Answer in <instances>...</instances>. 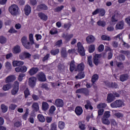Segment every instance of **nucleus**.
Masks as SVG:
<instances>
[{
    "instance_id": "obj_1",
    "label": "nucleus",
    "mask_w": 130,
    "mask_h": 130,
    "mask_svg": "<svg viewBox=\"0 0 130 130\" xmlns=\"http://www.w3.org/2000/svg\"><path fill=\"white\" fill-rule=\"evenodd\" d=\"M111 106L112 108H117L119 107H122L124 106V103L121 100H116L112 104H111Z\"/></svg>"
},
{
    "instance_id": "obj_2",
    "label": "nucleus",
    "mask_w": 130,
    "mask_h": 130,
    "mask_svg": "<svg viewBox=\"0 0 130 130\" xmlns=\"http://www.w3.org/2000/svg\"><path fill=\"white\" fill-rule=\"evenodd\" d=\"M9 12L11 15H17L19 12V7L16 5H13L9 8Z\"/></svg>"
},
{
    "instance_id": "obj_3",
    "label": "nucleus",
    "mask_w": 130,
    "mask_h": 130,
    "mask_svg": "<svg viewBox=\"0 0 130 130\" xmlns=\"http://www.w3.org/2000/svg\"><path fill=\"white\" fill-rule=\"evenodd\" d=\"M19 91V82L17 81H15L13 84V89L11 90L12 95H16Z\"/></svg>"
},
{
    "instance_id": "obj_4",
    "label": "nucleus",
    "mask_w": 130,
    "mask_h": 130,
    "mask_svg": "<svg viewBox=\"0 0 130 130\" xmlns=\"http://www.w3.org/2000/svg\"><path fill=\"white\" fill-rule=\"evenodd\" d=\"M31 57V54L26 51L23 52L19 54V59L21 60H24L26 58H30Z\"/></svg>"
},
{
    "instance_id": "obj_5",
    "label": "nucleus",
    "mask_w": 130,
    "mask_h": 130,
    "mask_svg": "<svg viewBox=\"0 0 130 130\" xmlns=\"http://www.w3.org/2000/svg\"><path fill=\"white\" fill-rule=\"evenodd\" d=\"M77 45L80 54L82 56H84L85 55V49L84 48V47H83L82 43L81 42H78Z\"/></svg>"
},
{
    "instance_id": "obj_6",
    "label": "nucleus",
    "mask_w": 130,
    "mask_h": 130,
    "mask_svg": "<svg viewBox=\"0 0 130 130\" xmlns=\"http://www.w3.org/2000/svg\"><path fill=\"white\" fill-rule=\"evenodd\" d=\"M28 68L26 66H23L21 67H18L15 69V71L16 73H26Z\"/></svg>"
},
{
    "instance_id": "obj_7",
    "label": "nucleus",
    "mask_w": 130,
    "mask_h": 130,
    "mask_svg": "<svg viewBox=\"0 0 130 130\" xmlns=\"http://www.w3.org/2000/svg\"><path fill=\"white\" fill-rule=\"evenodd\" d=\"M36 78L34 77H31L28 79V85L31 88H34L36 85Z\"/></svg>"
},
{
    "instance_id": "obj_8",
    "label": "nucleus",
    "mask_w": 130,
    "mask_h": 130,
    "mask_svg": "<svg viewBox=\"0 0 130 130\" xmlns=\"http://www.w3.org/2000/svg\"><path fill=\"white\" fill-rule=\"evenodd\" d=\"M37 78L39 81L40 82H45V81H46V77H45V74L42 72L39 73L37 75Z\"/></svg>"
},
{
    "instance_id": "obj_9",
    "label": "nucleus",
    "mask_w": 130,
    "mask_h": 130,
    "mask_svg": "<svg viewBox=\"0 0 130 130\" xmlns=\"http://www.w3.org/2000/svg\"><path fill=\"white\" fill-rule=\"evenodd\" d=\"M95 39V37L93 35H89L86 37V41L88 44H91V43H94Z\"/></svg>"
},
{
    "instance_id": "obj_10",
    "label": "nucleus",
    "mask_w": 130,
    "mask_h": 130,
    "mask_svg": "<svg viewBox=\"0 0 130 130\" xmlns=\"http://www.w3.org/2000/svg\"><path fill=\"white\" fill-rule=\"evenodd\" d=\"M113 116L114 117H117V118H120L121 117H123V114L122 113L118 112V111L116 110H113L112 111Z\"/></svg>"
},
{
    "instance_id": "obj_11",
    "label": "nucleus",
    "mask_w": 130,
    "mask_h": 130,
    "mask_svg": "<svg viewBox=\"0 0 130 130\" xmlns=\"http://www.w3.org/2000/svg\"><path fill=\"white\" fill-rule=\"evenodd\" d=\"M76 93H80L81 94H85L86 96L89 95V90L87 88H81L76 90Z\"/></svg>"
},
{
    "instance_id": "obj_12",
    "label": "nucleus",
    "mask_w": 130,
    "mask_h": 130,
    "mask_svg": "<svg viewBox=\"0 0 130 130\" xmlns=\"http://www.w3.org/2000/svg\"><path fill=\"white\" fill-rule=\"evenodd\" d=\"M54 105L57 107H62L63 106V101L60 99H56L55 101Z\"/></svg>"
},
{
    "instance_id": "obj_13",
    "label": "nucleus",
    "mask_w": 130,
    "mask_h": 130,
    "mask_svg": "<svg viewBox=\"0 0 130 130\" xmlns=\"http://www.w3.org/2000/svg\"><path fill=\"white\" fill-rule=\"evenodd\" d=\"M37 11L40 12V11H47L48 10V8L46 6V5L44 4H41L38 6L37 8Z\"/></svg>"
},
{
    "instance_id": "obj_14",
    "label": "nucleus",
    "mask_w": 130,
    "mask_h": 130,
    "mask_svg": "<svg viewBox=\"0 0 130 130\" xmlns=\"http://www.w3.org/2000/svg\"><path fill=\"white\" fill-rule=\"evenodd\" d=\"M24 61L21 60H14L12 62L13 67H20V66H24Z\"/></svg>"
},
{
    "instance_id": "obj_15",
    "label": "nucleus",
    "mask_w": 130,
    "mask_h": 130,
    "mask_svg": "<svg viewBox=\"0 0 130 130\" xmlns=\"http://www.w3.org/2000/svg\"><path fill=\"white\" fill-rule=\"evenodd\" d=\"M101 57V54H95L93 57V62L95 66H98L100 62V58Z\"/></svg>"
},
{
    "instance_id": "obj_16",
    "label": "nucleus",
    "mask_w": 130,
    "mask_h": 130,
    "mask_svg": "<svg viewBox=\"0 0 130 130\" xmlns=\"http://www.w3.org/2000/svg\"><path fill=\"white\" fill-rule=\"evenodd\" d=\"M38 71H39L38 68H32L29 70L28 74L30 75V76H34V75L38 72Z\"/></svg>"
},
{
    "instance_id": "obj_17",
    "label": "nucleus",
    "mask_w": 130,
    "mask_h": 130,
    "mask_svg": "<svg viewBox=\"0 0 130 130\" xmlns=\"http://www.w3.org/2000/svg\"><path fill=\"white\" fill-rule=\"evenodd\" d=\"M21 51V47L18 45L15 46L12 49L13 53H14V54L20 53Z\"/></svg>"
},
{
    "instance_id": "obj_18",
    "label": "nucleus",
    "mask_w": 130,
    "mask_h": 130,
    "mask_svg": "<svg viewBox=\"0 0 130 130\" xmlns=\"http://www.w3.org/2000/svg\"><path fill=\"white\" fill-rule=\"evenodd\" d=\"M16 80V76L15 75H10L8 76L5 80L6 83H11Z\"/></svg>"
},
{
    "instance_id": "obj_19",
    "label": "nucleus",
    "mask_w": 130,
    "mask_h": 130,
    "mask_svg": "<svg viewBox=\"0 0 130 130\" xmlns=\"http://www.w3.org/2000/svg\"><path fill=\"white\" fill-rule=\"evenodd\" d=\"M24 13L26 16H29L31 13V7L29 5H26L24 9Z\"/></svg>"
},
{
    "instance_id": "obj_20",
    "label": "nucleus",
    "mask_w": 130,
    "mask_h": 130,
    "mask_svg": "<svg viewBox=\"0 0 130 130\" xmlns=\"http://www.w3.org/2000/svg\"><path fill=\"white\" fill-rule=\"evenodd\" d=\"M85 68V65H84V63H81L79 64L76 68L75 69L76 72H82L84 71V69Z\"/></svg>"
},
{
    "instance_id": "obj_21",
    "label": "nucleus",
    "mask_w": 130,
    "mask_h": 130,
    "mask_svg": "<svg viewBox=\"0 0 130 130\" xmlns=\"http://www.w3.org/2000/svg\"><path fill=\"white\" fill-rule=\"evenodd\" d=\"M124 26V22L123 21H120L116 25L115 29L116 30H121L123 29Z\"/></svg>"
},
{
    "instance_id": "obj_22",
    "label": "nucleus",
    "mask_w": 130,
    "mask_h": 130,
    "mask_svg": "<svg viewBox=\"0 0 130 130\" xmlns=\"http://www.w3.org/2000/svg\"><path fill=\"white\" fill-rule=\"evenodd\" d=\"M84 107L85 109H90V110H93V107L92 106L90 101L87 100L86 101V104L85 105Z\"/></svg>"
},
{
    "instance_id": "obj_23",
    "label": "nucleus",
    "mask_w": 130,
    "mask_h": 130,
    "mask_svg": "<svg viewBox=\"0 0 130 130\" xmlns=\"http://www.w3.org/2000/svg\"><path fill=\"white\" fill-rule=\"evenodd\" d=\"M101 120L103 124H105L106 125H109V124H110V121L109 120V119H108V118L102 117Z\"/></svg>"
},
{
    "instance_id": "obj_24",
    "label": "nucleus",
    "mask_w": 130,
    "mask_h": 130,
    "mask_svg": "<svg viewBox=\"0 0 130 130\" xmlns=\"http://www.w3.org/2000/svg\"><path fill=\"white\" fill-rule=\"evenodd\" d=\"M119 18V14L117 12H116L112 17V22L113 23H114V22H117V21H118Z\"/></svg>"
},
{
    "instance_id": "obj_25",
    "label": "nucleus",
    "mask_w": 130,
    "mask_h": 130,
    "mask_svg": "<svg viewBox=\"0 0 130 130\" xmlns=\"http://www.w3.org/2000/svg\"><path fill=\"white\" fill-rule=\"evenodd\" d=\"M114 95L113 94L110 93L108 94L107 101L108 102V103H110L112 102V101H114Z\"/></svg>"
},
{
    "instance_id": "obj_26",
    "label": "nucleus",
    "mask_w": 130,
    "mask_h": 130,
    "mask_svg": "<svg viewBox=\"0 0 130 130\" xmlns=\"http://www.w3.org/2000/svg\"><path fill=\"white\" fill-rule=\"evenodd\" d=\"M38 16L41 20H43L44 21H47L48 19V17L45 14L42 13V12H40L38 13Z\"/></svg>"
},
{
    "instance_id": "obj_27",
    "label": "nucleus",
    "mask_w": 130,
    "mask_h": 130,
    "mask_svg": "<svg viewBox=\"0 0 130 130\" xmlns=\"http://www.w3.org/2000/svg\"><path fill=\"white\" fill-rule=\"evenodd\" d=\"M42 108L44 111H46L49 108V105L46 102H43L42 105Z\"/></svg>"
},
{
    "instance_id": "obj_28",
    "label": "nucleus",
    "mask_w": 130,
    "mask_h": 130,
    "mask_svg": "<svg viewBox=\"0 0 130 130\" xmlns=\"http://www.w3.org/2000/svg\"><path fill=\"white\" fill-rule=\"evenodd\" d=\"M75 113L77 115H81L83 113V109L81 107H77L75 109Z\"/></svg>"
},
{
    "instance_id": "obj_29",
    "label": "nucleus",
    "mask_w": 130,
    "mask_h": 130,
    "mask_svg": "<svg viewBox=\"0 0 130 130\" xmlns=\"http://www.w3.org/2000/svg\"><path fill=\"white\" fill-rule=\"evenodd\" d=\"M128 79V75L127 74L122 75L120 76V80L121 82H124V81H126Z\"/></svg>"
},
{
    "instance_id": "obj_30",
    "label": "nucleus",
    "mask_w": 130,
    "mask_h": 130,
    "mask_svg": "<svg viewBox=\"0 0 130 130\" xmlns=\"http://www.w3.org/2000/svg\"><path fill=\"white\" fill-rule=\"evenodd\" d=\"M12 88V85L10 84L4 85L3 87V90L4 91H8L10 89Z\"/></svg>"
},
{
    "instance_id": "obj_31",
    "label": "nucleus",
    "mask_w": 130,
    "mask_h": 130,
    "mask_svg": "<svg viewBox=\"0 0 130 130\" xmlns=\"http://www.w3.org/2000/svg\"><path fill=\"white\" fill-rule=\"evenodd\" d=\"M37 117L40 122H44L45 121V118L42 114L38 115Z\"/></svg>"
},
{
    "instance_id": "obj_32",
    "label": "nucleus",
    "mask_w": 130,
    "mask_h": 130,
    "mask_svg": "<svg viewBox=\"0 0 130 130\" xmlns=\"http://www.w3.org/2000/svg\"><path fill=\"white\" fill-rule=\"evenodd\" d=\"M75 68H76V65L75 64V61H72L70 64V71L74 72Z\"/></svg>"
},
{
    "instance_id": "obj_33",
    "label": "nucleus",
    "mask_w": 130,
    "mask_h": 130,
    "mask_svg": "<svg viewBox=\"0 0 130 130\" xmlns=\"http://www.w3.org/2000/svg\"><path fill=\"white\" fill-rule=\"evenodd\" d=\"M99 79V76L97 74H94L92 76V79H91V82L92 84H94L96 81H98V80Z\"/></svg>"
},
{
    "instance_id": "obj_34",
    "label": "nucleus",
    "mask_w": 130,
    "mask_h": 130,
    "mask_svg": "<svg viewBox=\"0 0 130 130\" xmlns=\"http://www.w3.org/2000/svg\"><path fill=\"white\" fill-rule=\"evenodd\" d=\"M64 8L63 6H58L54 9V12L55 13H59L62 11V9Z\"/></svg>"
},
{
    "instance_id": "obj_35",
    "label": "nucleus",
    "mask_w": 130,
    "mask_h": 130,
    "mask_svg": "<svg viewBox=\"0 0 130 130\" xmlns=\"http://www.w3.org/2000/svg\"><path fill=\"white\" fill-rule=\"evenodd\" d=\"M66 126V124H64V122L63 121H59L58 123V126L60 129H63L64 128V126Z\"/></svg>"
},
{
    "instance_id": "obj_36",
    "label": "nucleus",
    "mask_w": 130,
    "mask_h": 130,
    "mask_svg": "<svg viewBox=\"0 0 130 130\" xmlns=\"http://www.w3.org/2000/svg\"><path fill=\"white\" fill-rule=\"evenodd\" d=\"M87 63L91 68H92L93 63H92V56H88L87 57Z\"/></svg>"
},
{
    "instance_id": "obj_37",
    "label": "nucleus",
    "mask_w": 130,
    "mask_h": 130,
    "mask_svg": "<svg viewBox=\"0 0 130 130\" xmlns=\"http://www.w3.org/2000/svg\"><path fill=\"white\" fill-rule=\"evenodd\" d=\"M32 107L36 111L39 110V104L38 103H34Z\"/></svg>"
},
{
    "instance_id": "obj_38",
    "label": "nucleus",
    "mask_w": 130,
    "mask_h": 130,
    "mask_svg": "<svg viewBox=\"0 0 130 130\" xmlns=\"http://www.w3.org/2000/svg\"><path fill=\"white\" fill-rule=\"evenodd\" d=\"M88 51L90 53L94 52V51H95V45H90L88 47Z\"/></svg>"
},
{
    "instance_id": "obj_39",
    "label": "nucleus",
    "mask_w": 130,
    "mask_h": 130,
    "mask_svg": "<svg viewBox=\"0 0 130 130\" xmlns=\"http://www.w3.org/2000/svg\"><path fill=\"white\" fill-rule=\"evenodd\" d=\"M63 37H64L65 40H66V41H70V40H71V39H72V38H73V37H74V35L73 34L67 35L66 36H65Z\"/></svg>"
},
{
    "instance_id": "obj_40",
    "label": "nucleus",
    "mask_w": 130,
    "mask_h": 130,
    "mask_svg": "<svg viewBox=\"0 0 130 130\" xmlns=\"http://www.w3.org/2000/svg\"><path fill=\"white\" fill-rule=\"evenodd\" d=\"M84 77H85V74H84L83 72L80 73L77 76H75V78L77 79H83Z\"/></svg>"
},
{
    "instance_id": "obj_41",
    "label": "nucleus",
    "mask_w": 130,
    "mask_h": 130,
    "mask_svg": "<svg viewBox=\"0 0 130 130\" xmlns=\"http://www.w3.org/2000/svg\"><path fill=\"white\" fill-rule=\"evenodd\" d=\"M107 105L105 103H100L98 104L96 106L98 109H101V108H106Z\"/></svg>"
},
{
    "instance_id": "obj_42",
    "label": "nucleus",
    "mask_w": 130,
    "mask_h": 130,
    "mask_svg": "<svg viewBox=\"0 0 130 130\" xmlns=\"http://www.w3.org/2000/svg\"><path fill=\"white\" fill-rule=\"evenodd\" d=\"M120 53L125 55L127 57H129V56H130V52L128 51L121 50L120 51Z\"/></svg>"
},
{
    "instance_id": "obj_43",
    "label": "nucleus",
    "mask_w": 130,
    "mask_h": 130,
    "mask_svg": "<svg viewBox=\"0 0 130 130\" xmlns=\"http://www.w3.org/2000/svg\"><path fill=\"white\" fill-rule=\"evenodd\" d=\"M102 40L106 41H110L111 40V38L109 37L108 36L103 35L101 37Z\"/></svg>"
},
{
    "instance_id": "obj_44",
    "label": "nucleus",
    "mask_w": 130,
    "mask_h": 130,
    "mask_svg": "<svg viewBox=\"0 0 130 130\" xmlns=\"http://www.w3.org/2000/svg\"><path fill=\"white\" fill-rule=\"evenodd\" d=\"M97 24L99 26H101L102 27H105L106 25V22L104 21L99 20L98 21Z\"/></svg>"
},
{
    "instance_id": "obj_45",
    "label": "nucleus",
    "mask_w": 130,
    "mask_h": 130,
    "mask_svg": "<svg viewBox=\"0 0 130 130\" xmlns=\"http://www.w3.org/2000/svg\"><path fill=\"white\" fill-rule=\"evenodd\" d=\"M29 40L30 42L31 45L35 44L34 39L33 38V34H30L29 35Z\"/></svg>"
},
{
    "instance_id": "obj_46",
    "label": "nucleus",
    "mask_w": 130,
    "mask_h": 130,
    "mask_svg": "<svg viewBox=\"0 0 130 130\" xmlns=\"http://www.w3.org/2000/svg\"><path fill=\"white\" fill-rule=\"evenodd\" d=\"M61 55L63 57L67 56V50L65 48H62L61 50Z\"/></svg>"
},
{
    "instance_id": "obj_47",
    "label": "nucleus",
    "mask_w": 130,
    "mask_h": 130,
    "mask_svg": "<svg viewBox=\"0 0 130 130\" xmlns=\"http://www.w3.org/2000/svg\"><path fill=\"white\" fill-rule=\"evenodd\" d=\"M1 109H2V112L5 113L8 111V107H7V106L5 105H2Z\"/></svg>"
},
{
    "instance_id": "obj_48",
    "label": "nucleus",
    "mask_w": 130,
    "mask_h": 130,
    "mask_svg": "<svg viewBox=\"0 0 130 130\" xmlns=\"http://www.w3.org/2000/svg\"><path fill=\"white\" fill-rule=\"evenodd\" d=\"M25 76H26V74L24 73H20L18 76V81H19V82H22V81H23V78H24V77H25Z\"/></svg>"
},
{
    "instance_id": "obj_49",
    "label": "nucleus",
    "mask_w": 130,
    "mask_h": 130,
    "mask_svg": "<svg viewBox=\"0 0 130 130\" xmlns=\"http://www.w3.org/2000/svg\"><path fill=\"white\" fill-rule=\"evenodd\" d=\"M110 116H111V115L110 114V111H106L105 112L103 117L109 118Z\"/></svg>"
},
{
    "instance_id": "obj_50",
    "label": "nucleus",
    "mask_w": 130,
    "mask_h": 130,
    "mask_svg": "<svg viewBox=\"0 0 130 130\" xmlns=\"http://www.w3.org/2000/svg\"><path fill=\"white\" fill-rule=\"evenodd\" d=\"M51 53L52 54V55H56V54L59 53V49H56L55 50H52L51 51Z\"/></svg>"
},
{
    "instance_id": "obj_51",
    "label": "nucleus",
    "mask_w": 130,
    "mask_h": 130,
    "mask_svg": "<svg viewBox=\"0 0 130 130\" xmlns=\"http://www.w3.org/2000/svg\"><path fill=\"white\" fill-rule=\"evenodd\" d=\"M50 34L51 35H55V34H57V29L56 28H53L50 31Z\"/></svg>"
},
{
    "instance_id": "obj_52",
    "label": "nucleus",
    "mask_w": 130,
    "mask_h": 130,
    "mask_svg": "<svg viewBox=\"0 0 130 130\" xmlns=\"http://www.w3.org/2000/svg\"><path fill=\"white\" fill-rule=\"evenodd\" d=\"M50 127L51 130H56L57 128V125L56 124V123L54 122L51 124Z\"/></svg>"
},
{
    "instance_id": "obj_53",
    "label": "nucleus",
    "mask_w": 130,
    "mask_h": 130,
    "mask_svg": "<svg viewBox=\"0 0 130 130\" xmlns=\"http://www.w3.org/2000/svg\"><path fill=\"white\" fill-rule=\"evenodd\" d=\"M99 14H100L99 16L103 17L105 15V10L103 9H100Z\"/></svg>"
},
{
    "instance_id": "obj_54",
    "label": "nucleus",
    "mask_w": 130,
    "mask_h": 130,
    "mask_svg": "<svg viewBox=\"0 0 130 130\" xmlns=\"http://www.w3.org/2000/svg\"><path fill=\"white\" fill-rule=\"evenodd\" d=\"M5 67L7 69V70H10L12 68V64L9 61L6 62L5 63Z\"/></svg>"
},
{
    "instance_id": "obj_55",
    "label": "nucleus",
    "mask_w": 130,
    "mask_h": 130,
    "mask_svg": "<svg viewBox=\"0 0 130 130\" xmlns=\"http://www.w3.org/2000/svg\"><path fill=\"white\" fill-rule=\"evenodd\" d=\"M79 128H80V129H85L86 127L85 126V124H84L83 122H79Z\"/></svg>"
},
{
    "instance_id": "obj_56",
    "label": "nucleus",
    "mask_w": 130,
    "mask_h": 130,
    "mask_svg": "<svg viewBox=\"0 0 130 130\" xmlns=\"http://www.w3.org/2000/svg\"><path fill=\"white\" fill-rule=\"evenodd\" d=\"M108 86H109V87H111V88H115V89H116V88H117V87H118L117 84L115 83H109V84H108Z\"/></svg>"
},
{
    "instance_id": "obj_57",
    "label": "nucleus",
    "mask_w": 130,
    "mask_h": 130,
    "mask_svg": "<svg viewBox=\"0 0 130 130\" xmlns=\"http://www.w3.org/2000/svg\"><path fill=\"white\" fill-rule=\"evenodd\" d=\"M56 109L55 108L54 106H52L49 110V112L50 114H53V113L54 112V111H55Z\"/></svg>"
},
{
    "instance_id": "obj_58",
    "label": "nucleus",
    "mask_w": 130,
    "mask_h": 130,
    "mask_svg": "<svg viewBox=\"0 0 130 130\" xmlns=\"http://www.w3.org/2000/svg\"><path fill=\"white\" fill-rule=\"evenodd\" d=\"M21 41L22 43V45H24V44H25L27 43V37L24 36L22 37L21 39Z\"/></svg>"
},
{
    "instance_id": "obj_59",
    "label": "nucleus",
    "mask_w": 130,
    "mask_h": 130,
    "mask_svg": "<svg viewBox=\"0 0 130 130\" xmlns=\"http://www.w3.org/2000/svg\"><path fill=\"white\" fill-rule=\"evenodd\" d=\"M24 95L25 98H27L29 95H30V91H29V89L26 88L24 91Z\"/></svg>"
},
{
    "instance_id": "obj_60",
    "label": "nucleus",
    "mask_w": 130,
    "mask_h": 130,
    "mask_svg": "<svg viewBox=\"0 0 130 130\" xmlns=\"http://www.w3.org/2000/svg\"><path fill=\"white\" fill-rule=\"evenodd\" d=\"M23 45L25 48H26V49H30V48H31V46L30 45V42H29L25 43V44H24Z\"/></svg>"
},
{
    "instance_id": "obj_61",
    "label": "nucleus",
    "mask_w": 130,
    "mask_h": 130,
    "mask_svg": "<svg viewBox=\"0 0 130 130\" xmlns=\"http://www.w3.org/2000/svg\"><path fill=\"white\" fill-rule=\"evenodd\" d=\"M7 42V39L4 37H0V43L2 44L4 43H6Z\"/></svg>"
},
{
    "instance_id": "obj_62",
    "label": "nucleus",
    "mask_w": 130,
    "mask_h": 130,
    "mask_svg": "<svg viewBox=\"0 0 130 130\" xmlns=\"http://www.w3.org/2000/svg\"><path fill=\"white\" fill-rule=\"evenodd\" d=\"M71 23H65L64 24V28L65 29H67V30H69V29H70V28H71Z\"/></svg>"
},
{
    "instance_id": "obj_63",
    "label": "nucleus",
    "mask_w": 130,
    "mask_h": 130,
    "mask_svg": "<svg viewBox=\"0 0 130 130\" xmlns=\"http://www.w3.org/2000/svg\"><path fill=\"white\" fill-rule=\"evenodd\" d=\"M98 50L99 52H102L104 50V45H100L98 48Z\"/></svg>"
},
{
    "instance_id": "obj_64",
    "label": "nucleus",
    "mask_w": 130,
    "mask_h": 130,
    "mask_svg": "<svg viewBox=\"0 0 130 130\" xmlns=\"http://www.w3.org/2000/svg\"><path fill=\"white\" fill-rule=\"evenodd\" d=\"M125 22L130 26V16H128L125 19Z\"/></svg>"
}]
</instances>
